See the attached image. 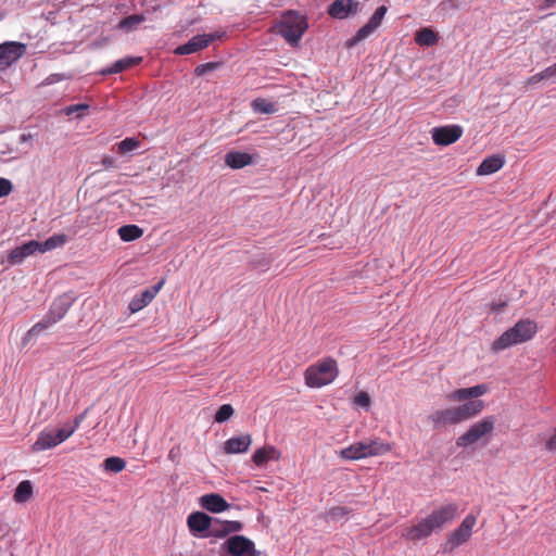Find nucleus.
Returning a JSON list of instances; mask_svg holds the SVG:
<instances>
[{
  "mask_svg": "<svg viewBox=\"0 0 556 556\" xmlns=\"http://www.w3.org/2000/svg\"><path fill=\"white\" fill-rule=\"evenodd\" d=\"M457 510L458 506L455 503H450L439 509H434L417 525L406 528L402 533V538L412 542L427 539L432 532L441 530L445 523L451 522L456 517Z\"/></svg>",
  "mask_w": 556,
  "mask_h": 556,
  "instance_id": "f257e3e1",
  "label": "nucleus"
},
{
  "mask_svg": "<svg viewBox=\"0 0 556 556\" xmlns=\"http://www.w3.org/2000/svg\"><path fill=\"white\" fill-rule=\"evenodd\" d=\"M488 391L489 386L480 383L469 388L456 389L447 395L448 400L454 402L469 400L462 405L455 406L459 422L472 419L482 413L485 408V402L479 397Z\"/></svg>",
  "mask_w": 556,
  "mask_h": 556,
  "instance_id": "f03ea898",
  "label": "nucleus"
},
{
  "mask_svg": "<svg viewBox=\"0 0 556 556\" xmlns=\"http://www.w3.org/2000/svg\"><path fill=\"white\" fill-rule=\"evenodd\" d=\"M75 301L76 296L73 292L63 293L54 299L46 315L26 332L23 339L24 342L37 337L43 330L60 321L66 315Z\"/></svg>",
  "mask_w": 556,
  "mask_h": 556,
  "instance_id": "7ed1b4c3",
  "label": "nucleus"
},
{
  "mask_svg": "<svg viewBox=\"0 0 556 556\" xmlns=\"http://www.w3.org/2000/svg\"><path fill=\"white\" fill-rule=\"evenodd\" d=\"M538 331V324L529 318L518 320L492 343V351L500 352L531 340Z\"/></svg>",
  "mask_w": 556,
  "mask_h": 556,
  "instance_id": "20e7f679",
  "label": "nucleus"
},
{
  "mask_svg": "<svg viewBox=\"0 0 556 556\" xmlns=\"http://www.w3.org/2000/svg\"><path fill=\"white\" fill-rule=\"evenodd\" d=\"M307 27L308 23L305 15L294 10H288L281 14L274 29L283 37L290 46L295 47L299 45Z\"/></svg>",
  "mask_w": 556,
  "mask_h": 556,
  "instance_id": "39448f33",
  "label": "nucleus"
},
{
  "mask_svg": "<svg viewBox=\"0 0 556 556\" xmlns=\"http://www.w3.org/2000/svg\"><path fill=\"white\" fill-rule=\"evenodd\" d=\"M338 374L337 362L328 357L306 368L304 372L305 383L309 388H320L331 383Z\"/></svg>",
  "mask_w": 556,
  "mask_h": 556,
  "instance_id": "423d86ee",
  "label": "nucleus"
},
{
  "mask_svg": "<svg viewBox=\"0 0 556 556\" xmlns=\"http://www.w3.org/2000/svg\"><path fill=\"white\" fill-rule=\"evenodd\" d=\"M391 451V445L383 443L379 439L369 442H356L341 450L340 456L343 459L356 460L370 456L383 455Z\"/></svg>",
  "mask_w": 556,
  "mask_h": 556,
  "instance_id": "0eeeda50",
  "label": "nucleus"
},
{
  "mask_svg": "<svg viewBox=\"0 0 556 556\" xmlns=\"http://www.w3.org/2000/svg\"><path fill=\"white\" fill-rule=\"evenodd\" d=\"M495 421V417L490 415L472 424L465 433L457 438L456 445L458 447H466L476 443L494 430Z\"/></svg>",
  "mask_w": 556,
  "mask_h": 556,
  "instance_id": "6e6552de",
  "label": "nucleus"
},
{
  "mask_svg": "<svg viewBox=\"0 0 556 556\" xmlns=\"http://www.w3.org/2000/svg\"><path fill=\"white\" fill-rule=\"evenodd\" d=\"M224 556H260L261 552L249 538L235 534L229 536L220 546Z\"/></svg>",
  "mask_w": 556,
  "mask_h": 556,
  "instance_id": "1a4fd4ad",
  "label": "nucleus"
},
{
  "mask_svg": "<svg viewBox=\"0 0 556 556\" xmlns=\"http://www.w3.org/2000/svg\"><path fill=\"white\" fill-rule=\"evenodd\" d=\"M388 12V8L386 5H380L376 9L374 14L370 16L368 22L362 26L354 36H352L346 42V48H352L356 46L362 40L366 39L369 35H371L382 23L384 15Z\"/></svg>",
  "mask_w": 556,
  "mask_h": 556,
  "instance_id": "9d476101",
  "label": "nucleus"
},
{
  "mask_svg": "<svg viewBox=\"0 0 556 556\" xmlns=\"http://www.w3.org/2000/svg\"><path fill=\"white\" fill-rule=\"evenodd\" d=\"M187 525L194 538H210L212 536L214 518L203 511H194L188 516Z\"/></svg>",
  "mask_w": 556,
  "mask_h": 556,
  "instance_id": "9b49d317",
  "label": "nucleus"
},
{
  "mask_svg": "<svg viewBox=\"0 0 556 556\" xmlns=\"http://www.w3.org/2000/svg\"><path fill=\"white\" fill-rule=\"evenodd\" d=\"M26 53V45L18 41L0 43V73L5 72Z\"/></svg>",
  "mask_w": 556,
  "mask_h": 556,
  "instance_id": "f8f14e48",
  "label": "nucleus"
},
{
  "mask_svg": "<svg viewBox=\"0 0 556 556\" xmlns=\"http://www.w3.org/2000/svg\"><path fill=\"white\" fill-rule=\"evenodd\" d=\"M476 521L477 519L473 515H467L460 525L448 534L446 545L450 546L451 551L469 540Z\"/></svg>",
  "mask_w": 556,
  "mask_h": 556,
  "instance_id": "ddd939ff",
  "label": "nucleus"
},
{
  "mask_svg": "<svg viewBox=\"0 0 556 556\" xmlns=\"http://www.w3.org/2000/svg\"><path fill=\"white\" fill-rule=\"evenodd\" d=\"M463 135V127L459 125H446L434 127L431 137L437 146H450L456 142Z\"/></svg>",
  "mask_w": 556,
  "mask_h": 556,
  "instance_id": "4468645a",
  "label": "nucleus"
},
{
  "mask_svg": "<svg viewBox=\"0 0 556 556\" xmlns=\"http://www.w3.org/2000/svg\"><path fill=\"white\" fill-rule=\"evenodd\" d=\"M359 11V2L356 0H334L327 9V13L337 20L348 18Z\"/></svg>",
  "mask_w": 556,
  "mask_h": 556,
  "instance_id": "2eb2a0df",
  "label": "nucleus"
},
{
  "mask_svg": "<svg viewBox=\"0 0 556 556\" xmlns=\"http://www.w3.org/2000/svg\"><path fill=\"white\" fill-rule=\"evenodd\" d=\"M39 241L30 240L23 243L22 245L15 247L8 254L7 262L10 265H17L24 262V260L35 253L39 252Z\"/></svg>",
  "mask_w": 556,
  "mask_h": 556,
  "instance_id": "dca6fc26",
  "label": "nucleus"
},
{
  "mask_svg": "<svg viewBox=\"0 0 556 556\" xmlns=\"http://www.w3.org/2000/svg\"><path fill=\"white\" fill-rule=\"evenodd\" d=\"M428 418L433 424L434 429L460 424L455 407L438 409L433 412Z\"/></svg>",
  "mask_w": 556,
  "mask_h": 556,
  "instance_id": "f3484780",
  "label": "nucleus"
},
{
  "mask_svg": "<svg viewBox=\"0 0 556 556\" xmlns=\"http://www.w3.org/2000/svg\"><path fill=\"white\" fill-rule=\"evenodd\" d=\"M164 283V280L159 281L155 286L148 288L143 290L140 295L135 296L129 305L128 308L131 313L139 312L143 307H146L149 303L152 302V300L155 298L156 293L160 291Z\"/></svg>",
  "mask_w": 556,
  "mask_h": 556,
  "instance_id": "a211bd4d",
  "label": "nucleus"
},
{
  "mask_svg": "<svg viewBox=\"0 0 556 556\" xmlns=\"http://www.w3.org/2000/svg\"><path fill=\"white\" fill-rule=\"evenodd\" d=\"M211 42H213L211 36L195 35L188 42L178 46L175 53L178 55L191 54L206 48Z\"/></svg>",
  "mask_w": 556,
  "mask_h": 556,
  "instance_id": "6ab92c4d",
  "label": "nucleus"
},
{
  "mask_svg": "<svg viewBox=\"0 0 556 556\" xmlns=\"http://www.w3.org/2000/svg\"><path fill=\"white\" fill-rule=\"evenodd\" d=\"M200 505L207 511L218 514L227 510L230 504L218 493L204 494L200 497Z\"/></svg>",
  "mask_w": 556,
  "mask_h": 556,
  "instance_id": "aec40b11",
  "label": "nucleus"
},
{
  "mask_svg": "<svg viewBox=\"0 0 556 556\" xmlns=\"http://www.w3.org/2000/svg\"><path fill=\"white\" fill-rule=\"evenodd\" d=\"M243 529V523L237 520H220L214 518L213 531H211L214 538H225L230 533L240 532Z\"/></svg>",
  "mask_w": 556,
  "mask_h": 556,
  "instance_id": "412c9836",
  "label": "nucleus"
},
{
  "mask_svg": "<svg viewBox=\"0 0 556 556\" xmlns=\"http://www.w3.org/2000/svg\"><path fill=\"white\" fill-rule=\"evenodd\" d=\"M142 61V56H126L124 59L115 61L111 66L101 70L100 74L102 76L118 74L141 64Z\"/></svg>",
  "mask_w": 556,
  "mask_h": 556,
  "instance_id": "4be33fe9",
  "label": "nucleus"
},
{
  "mask_svg": "<svg viewBox=\"0 0 556 556\" xmlns=\"http://www.w3.org/2000/svg\"><path fill=\"white\" fill-rule=\"evenodd\" d=\"M252 443L250 434H243L228 439L224 445L223 451L225 454H240L249 450Z\"/></svg>",
  "mask_w": 556,
  "mask_h": 556,
  "instance_id": "5701e85b",
  "label": "nucleus"
},
{
  "mask_svg": "<svg viewBox=\"0 0 556 556\" xmlns=\"http://www.w3.org/2000/svg\"><path fill=\"white\" fill-rule=\"evenodd\" d=\"M254 163L253 155L241 151H229L225 155V164L232 169H241Z\"/></svg>",
  "mask_w": 556,
  "mask_h": 556,
  "instance_id": "b1692460",
  "label": "nucleus"
},
{
  "mask_svg": "<svg viewBox=\"0 0 556 556\" xmlns=\"http://www.w3.org/2000/svg\"><path fill=\"white\" fill-rule=\"evenodd\" d=\"M505 164L502 155H491L485 157L478 166L476 173L479 176L491 175L498 172Z\"/></svg>",
  "mask_w": 556,
  "mask_h": 556,
  "instance_id": "393cba45",
  "label": "nucleus"
},
{
  "mask_svg": "<svg viewBox=\"0 0 556 556\" xmlns=\"http://www.w3.org/2000/svg\"><path fill=\"white\" fill-rule=\"evenodd\" d=\"M58 444V441L54 437V431L52 430H42L36 440V442L31 445L30 450L34 453L49 450L52 447H55Z\"/></svg>",
  "mask_w": 556,
  "mask_h": 556,
  "instance_id": "a878e982",
  "label": "nucleus"
},
{
  "mask_svg": "<svg viewBox=\"0 0 556 556\" xmlns=\"http://www.w3.org/2000/svg\"><path fill=\"white\" fill-rule=\"evenodd\" d=\"M34 496V486L31 481L23 480L15 488L13 500L17 504L29 502Z\"/></svg>",
  "mask_w": 556,
  "mask_h": 556,
  "instance_id": "bb28decb",
  "label": "nucleus"
},
{
  "mask_svg": "<svg viewBox=\"0 0 556 556\" xmlns=\"http://www.w3.org/2000/svg\"><path fill=\"white\" fill-rule=\"evenodd\" d=\"M415 41L421 47H432L438 43L439 35L432 28L424 27L415 33Z\"/></svg>",
  "mask_w": 556,
  "mask_h": 556,
  "instance_id": "cd10ccee",
  "label": "nucleus"
},
{
  "mask_svg": "<svg viewBox=\"0 0 556 556\" xmlns=\"http://www.w3.org/2000/svg\"><path fill=\"white\" fill-rule=\"evenodd\" d=\"M117 232L123 241L130 242L141 238L143 229L137 225H124L118 228Z\"/></svg>",
  "mask_w": 556,
  "mask_h": 556,
  "instance_id": "c85d7f7f",
  "label": "nucleus"
},
{
  "mask_svg": "<svg viewBox=\"0 0 556 556\" xmlns=\"http://www.w3.org/2000/svg\"><path fill=\"white\" fill-rule=\"evenodd\" d=\"M144 21H146V16L143 14H132V15L123 17L118 22L116 27L121 30L129 33V31L135 30Z\"/></svg>",
  "mask_w": 556,
  "mask_h": 556,
  "instance_id": "c756f323",
  "label": "nucleus"
},
{
  "mask_svg": "<svg viewBox=\"0 0 556 556\" xmlns=\"http://www.w3.org/2000/svg\"><path fill=\"white\" fill-rule=\"evenodd\" d=\"M68 241V237L65 233H55L49 237L46 241L39 242V252L45 253L51 251L58 247H62Z\"/></svg>",
  "mask_w": 556,
  "mask_h": 556,
  "instance_id": "7c9ffc66",
  "label": "nucleus"
},
{
  "mask_svg": "<svg viewBox=\"0 0 556 556\" xmlns=\"http://www.w3.org/2000/svg\"><path fill=\"white\" fill-rule=\"evenodd\" d=\"M277 453L276 447L267 446L257 448L252 455V460L256 466H263Z\"/></svg>",
  "mask_w": 556,
  "mask_h": 556,
  "instance_id": "2f4dec72",
  "label": "nucleus"
},
{
  "mask_svg": "<svg viewBox=\"0 0 556 556\" xmlns=\"http://www.w3.org/2000/svg\"><path fill=\"white\" fill-rule=\"evenodd\" d=\"M251 105L255 112L262 113V114H273L277 110L276 105L273 102L267 101L263 98L254 99L252 101Z\"/></svg>",
  "mask_w": 556,
  "mask_h": 556,
  "instance_id": "473e14b6",
  "label": "nucleus"
},
{
  "mask_svg": "<svg viewBox=\"0 0 556 556\" xmlns=\"http://www.w3.org/2000/svg\"><path fill=\"white\" fill-rule=\"evenodd\" d=\"M126 467V462L117 456H111L104 459L103 462V468L106 471H111L114 473H118L124 470Z\"/></svg>",
  "mask_w": 556,
  "mask_h": 556,
  "instance_id": "72a5a7b5",
  "label": "nucleus"
},
{
  "mask_svg": "<svg viewBox=\"0 0 556 556\" xmlns=\"http://www.w3.org/2000/svg\"><path fill=\"white\" fill-rule=\"evenodd\" d=\"M141 141L135 137H128L116 143L117 152L119 154H126L138 148H140Z\"/></svg>",
  "mask_w": 556,
  "mask_h": 556,
  "instance_id": "f704fd0d",
  "label": "nucleus"
},
{
  "mask_svg": "<svg viewBox=\"0 0 556 556\" xmlns=\"http://www.w3.org/2000/svg\"><path fill=\"white\" fill-rule=\"evenodd\" d=\"M235 413L230 404H223L215 413L214 420L218 424L227 421Z\"/></svg>",
  "mask_w": 556,
  "mask_h": 556,
  "instance_id": "c9c22d12",
  "label": "nucleus"
},
{
  "mask_svg": "<svg viewBox=\"0 0 556 556\" xmlns=\"http://www.w3.org/2000/svg\"><path fill=\"white\" fill-rule=\"evenodd\" d=\"M222 66V63L220 62H207V63H203V64H200L198 65L195 68H194V75L195 76H204L206 75L207 73L210 72H213L217 68H219Z\"/></svg>",
  "mask_w": 556,
  "mask_h": 556,
  "instance_id": "e433bc0d",
  "label": "nucleus"
},
{
  "mask_svg": "<svg viewBox=\"0 0 556 556\" xmlns=\"http://www.w3.org/2000/svg\"><path fill=\"white\" fill-rule=\"evenodd\" d=\"M351 513V509L345 506H334L329 509L328 516L331 520H340L344 517H346Z\"/></svg>",
  "mask_w": 556,
  "mask_h": 556,
  "instance_id": "4c0bfd02",
  "label": "nucleus"
},
{
  "mask_svg": "<svg viewBox=\"0 0 556 556\" xmlns=\"http://www.w3.org/2000/svg\"><path fill=\"white\" fill-rule=\"evenodd\" d=\"M89 109V104L87 103H78L66 106L63 111L67 116L74 115L77 113V117H81L83 114L79 112L87 111Z\"/></svg>",
  "mask_w": 556,
  "mask_h": 556,
  "instance_id": "58836bf2",
  "label": "nucleus"
},
{
  "mask_svg": "<svg viewBox=\"0 0 556 556\" xmlns=\"http://www.w3.org/2000/svg\"><path fill=\"white\" fill-rule=\"evenodd\" d=\"M74 433V429L70 427L61 428L56 431H54V437L58 441V444L65 441L67 438H70Z\"/></svg>",
  "mask_w": 556,
  "mask_h": 556,
  "instance_id": "ea45409f",
  "label": "nucleus"
},
{
  "mask_svg": "<svg viewBox=\"0 0 556 556\" xmlns=\"http://www.w3.org/2000/svg\"><path fill=\"white\" fill-rule=\"evenodd\" d=\"M354 403L361 407H369L370 396L367 392L361 391L356 394Z\"/></svg>",
  "mask_w": 556,
  "mask_h": 556,
  "instance_id": "a19ab883",
  "label": "nucleus"
},
{
  "mask_svg": "<svg viewBox=\"0 0 556 556\" xmlns=\"http://www.w3.org/2000/svg\"><path fill=\"white\" fill-rule=\"evenodd\" d=\"M12 182L7 178L0 177V198L9 195L12 192Z\"/></svg>",
  "mask_w": 556,
  "mask_h": 556,
  "instance_id": "79ce46f5",
  "label": "nucleus"
},
{
  "mask_svg": "<svg viewBox=\"0 0 556 556\" xmlns=\"http://www.w3.org/2000/svg\"><path fill=\"white\" fill-rule=\"evenodd\" d=\"M542 74L543 79H548L556 76V63L552 66L546 67L544 71L540 72Z\"/></svg>",
  "mask_w": 556,
  "mask_h": 556,
  "instance_id": "37998d69",
  "label": "nucleus"
},
{
  "mask_svg": "<svg viewBox=\"0 0 556 556\" xmlns=\"http://www.w3.org/2000/svg\"><path fill=\"white\" fill-rule=\"evenodd\" d=\"M68 78L67 76H65L64 74H51L47 77V84H54V83H59L61 80H64Z\"/></svg>",
  "mask_w": 556,
  "mask_h": 556,
  "instance_id": "c03bdc74",
  "label": "nucleus"
},
{
  "mask_svg": "<svg viewBox=\"0 0 556 556\" xmlns=\"http://www.w3.org/2000/svg\"><path fill=\"white\" fill-rule=\"evenodd\" d=\"M101 163L105 168H115L116 167V160L110 155L104 156L102 159Z\"/></svg>",
  "mask_w": 556,
  "mask_h": 556,
  "instance_id": "a18cd8bd",
  "label": "nucleus"
},
{
  "mask_svg": "<svg viewBox=\"0 0 556 556\" xmlns=\"http://www.w3.org/2000/svg\"><path fill=\"white\" fill-rule=\"evenodd\" d=\"M541 80H544V79L542 78V74H541V73H538V74L532 75L531 77H529V79H528V84H529V85H534V84L540 83Z\"/></svg>",
  "mask_w": 556,
  "mask_h": 556,
  "instance_id": "49530a36",
  "label": "nucleus"
},
{
  "mask_svg": "<svg viewBox=\"0 0 556 556\" xmlns=\"http://www.w3.org/2000/svg\"><path fill=\"white\" fill-rule=\"evenodd\" d=\"M179 454H180L179 446H174V447H172V450L168 453V458L172 460H175V458L178 457Z\"/></svg>",
  "mask_w": 556,
  "mask_h": 556,
  "instance_id": "de8ad7c7",
  "label": "nucleus"
},
{
  "mask_svg": "<svg viewBox=\"0 0 556 556\" xmlns=\"http://www.w3.org/2000/svg\"><path fill=\"white\" fill-rule=\"evenodd\" d=\"M84 418H85V413L76 416L73 426H71L70 428H73L75 431L79 427V425Z\"/></svg>",
  "mask_w": 556,
  "mask_h": 556,
  "instance_id": "09e8293b",
  "label": "nucleus"
},
{
  "mask_svg": "<svg viewBox=\"0 0 556 556\" xmlns=\"http://www.w3.org/2000/svg\"><path fill=\"white\" fill-rule=\"evenodd\" d=\"M506 306V303L505 302H502V303H492L491 305V308L492 311H495V312H501L504 309V307Z\"/></svg>",
  "mask_w": 556,
  "mask_h": 556,
  "instance_id": "8fccbe9b",
  "label": "nucleus"
},
{
  "mask_svg": "<svg viewBox=\"0 0 556 556\" xmlns=\"http://www.w3.org/2000/svg\"><path fill=\"white\" fill-rule=\"evenodd\" d=\"M203 36H211L213 38V41L216 39H220L224 36V33H214V34H204Z\"/></svg>",
  "mask_w": 556,
  "mask_h": 556,
  "instance_id": "3c124183",
  "label": "nucleus"
},
{
  "mask_svg": "<svg viewBox=\"0 0 556 556\" xmlns=\"http://www.w3.org/2000/svg\"><path fill=\"white\" fill-rule=\"evenodd\" d=\"M77 223H78V219H77ZM80 225H85L86 222L84 219L79 220Z\"/></svg>",
  "mask_w": 556,
  "mask_h": 556,
  "instance_id": "603ef678",
  "label": "nucleus"
}]
</instances>
